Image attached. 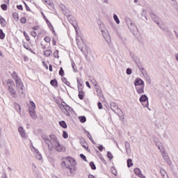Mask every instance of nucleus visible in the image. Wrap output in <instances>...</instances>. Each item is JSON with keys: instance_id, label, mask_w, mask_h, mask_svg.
Listing matches in <instances>:
<instances>
[{"instance_id": "aec40b11", "label": "nucleus", "mask_w": 178, "mask_h": 178, "mask_svg": "<svg viewBox=\"0 0 178 178\" xmlns=\"http://www.w3.org/2000/svg\"><path fill=\"white\" fill-rule=\"evenodd\" d=\"M8 91H9L11 97H13V98H16V90H15V88H13V87L9 88Z\"/></svg>"}, {"instance_id": "58836bf2", "label": "nucleus", "mask_w": 178, "mask_h": 178, "mask_svg": "<svg viewBox=\"0 0 178 178\" xmlns=\"http://www.w3.org/2000/svg\"><path fill=\"white\" fill-rule=\"evenodd\" d=\"M63 12L65 16H67V17L68 16H70V10L69 9H67V8H65V9H64V10H63Z\"/></svg>"}, {"instance_id": "3c124183", "label": "nucleus", "mask_w": 178, "mask_h": 178, "mask_svg": "<svg viewBox=\"0 0 178 178\" xmlns=\"http://www.w3.org/2000/svg\"><path fill=\"white\" fill-rule=\"evenodd\" d=\"M23 34L26 40V41H30V37L29 36V35L27 34V33H26L25 31H24Z\"/></svg>"}, {"instance_id": "9b49d317", "label": "nucleus", "mask_w": 178, "mask_h": 178, "mask_svg": "<svg viewBox=\"0 0 178 178\" xmlns=\"http://www.w3.org/2000/svg\"><path fill=\"white\" fill-rule=\"evenodd\" d=\"M49 137H50V141L51 143H50V145L54 146L58 144V143H59V140H58V137H56V135L51 134Z\"/></svg>"}, {"instance_id": "6e6d98bb", "label": "nucleus", "mask_w": 178, "mask_h": 178, "mask_svg": "<svg viewBox=\"0 0 178 178\" xmlns=\"http://www.w3.org/2000/svg\"><path fill=\"white\" fill-rule=\"evenodd\" d=\"M97 148H98L99 151H100V152H102V151H104V149H105V147H104V145H102L97 146Z\"/></svg>"}, {"instance_id": "5fc2aeb1", "label": "nucleus", "mask_w": 178, "mask_h": 178, "mask_svg": "<svg viewBox=\"0 0 178 178\" xmlns=\"http://www.w3.org/2000/svg\"><path fill=\"white\" fill-rule=\"evenodd\" d=\"M111 170V173H113L114 176H116V173H118V171H116V168H115V167H112Z\"/></svg>"}, {"instance_id": "f704fd0d", "label": "nucleus", "mask_w": 178, "mask_h": 178, "mask_svg": "<svg viewBox=\"0 0 178 178\" xmlns=\"http://www.w3.org/2000/svg\"><path fill=\"white\" fill-rule=\"evenodd\" d=\"M43 1H44V2H45V3L49 5V6H50V8H51V9H54V3H51V1H49L48 0H43Z\"/></svg>"}, {"instance_id": "4be33fe9", "label": "nucleus", "mask_w": 178, "mask_h": 178, "mask_svg": "<svg viewBox=\"0 0 178 178\" xmlns=\"http://www.w3.org/2000/svg\"><path fill=\"white\" fill-rule=\"evenodd\" d=\"M0 24L1 27H6V19L0 15Z\"/></svg>"}, {"instance_id": "0eeeda50", "label": "nucleus", "mask_w": 178, "mask_h": 178, "mask_svg": "<svg viewBox=\"0 0 178 178\" xmlns=\"http://www.w3.org/2000/svg\"><path fill=\"white\" fill-rule=\"evenodd\" d=\"M17 90L19 94H23V90L24 89V86L23 85V82L21 80H17L15 82Z\"/></svg>"}, {"instance_id": "49530a36", "label": "nucleus", "mask_w": 178, "mask_h": 178, "mask_svg": "<svg viewBox=\"0 0 178 178\" xmlns=\"http://www.w3.org/2000/svg\"><path fill=\"white\" fill-rule=\"evenodd\" d=\"M13 17L15 20H19V14L17 13H13Z\"/></svg>"}, {"instance_id": "c85d7f7f", "label": "nucleus", "mask_w": 178, "mask_h": 178, "mask_svg": "<svg viewBox=\"0 0 178 178\" xmlns=\"http://www.w3.org/2000/svg\"><path fill=\"white\" fill-rule=\"evenodd\" d=\"M44 56H51V55H52V51H51L50 49H47L46 51H44Z\"/></svg>"}, {"instance_id": "bf43d9fd", "label": "nucleus", "mask_w": 178, "mask_h": 178, "mask_svg": "<svg viewBox=\"0 0 178 178\" xmlns=\"http://www.w3.org/2000/svg\"><path fill=\"white\" fill-rule=\"evenodd\" d=\"M44 40L45 41V42L49 43V42H51V38L48 37V36H46L44 38Z\"/></svg>"}, {"instance_id": "5701e85b", "label": "nucleus", "mask_w": 178, "mask_h": 178, "mask_svg": "<svg viewBox=\"0 0 178 178\" xmlns=\"http://www.w3.org/2000/svg\"><path fill=\"white\" fill-rule=\"evenodd\" d=\"M50 84L52 87H54V88H58V80H56V79H51L50 81Z\"/></svg>"}, {"instance_id": "37998d69", "label": "nucleus", "mask_w": 178, "mask_h": 178, "mask_svg": "<svg viewBox=\"0 0 178 178\" xmlns=\"http://www.w3.org/2000/svg\"><path fill=\"white\" fill-rule=\"evenodd\" d=\"M59 76H61V77H63L65 76V71L63 70V67L60 68Z\"/></svg>"}, {"instance_id": "a211bd4d", "label": "nucleus", "mask_w": 178, "mask_h": 178, "mask_svg": "<svg viewBox=\"0 0 178 178\" xmlns=\"http://www.w3.org/2000/svg\"><path fill=\"white\" fill-rule=\"evenodd\" d=\"M65 159L71 164V165H77V163L76 162V159H73L72 157L67 156L65 158Z\"/></svg>"}, {"instance_id": "cd10ccee", "label": "nucleus", "mask_w": 178, "mask_h": 178, "mask_svg": "<svg viewBox=\"0 0 178 178\" xmlns=\"http://www.w3.org/2000/svg\"><path fill=\"white\" fill-rule=\"evenodd\" d=\"M59 125L63 127V129H67V124H66V122L65 121H60Z\"/></svg>"}, {"instance_id": "0e129e2a", "label": "nucleus", "mask_w": 178, "mask_h": 178, "mask_svg": "<svg viewBox=\"0 0 178 178\" xmlns=\"http://www.w3.org/2000/svg\"><path fill=\"white\" fill-rule=\"evenodd\" d=\"M125 148L126 149H129V148H130V143L129 142H125Z\"/></svg>"}, {"instance_id": "a19ab883", "label": "nucleus", "mask_w": 178, "mask_h": 178, "mask_svg": "<svg viewBox=\"0 0 178 178\" xmlns=\"http://www.w3.org/2000/svg\"><path fill=\"white\" fill-rule=\"evenodd\" d=\"M87 137L89 138V140H90L91 143L95 145L97 143H95V141H94V139H92V136H91V134H88V135H87Z\"/></svg>"}, {"instance_id": "6ab92c4d", "label": "nucleus", "mask_w": 178, "mask_h": 178, "mask_svg": "<svg viewBox=\"0 0 178 178\" xmlns=\"http://www.w3.org/2000/svg\"><path fill=\"white\" fill-rule=\"evenodd\" d=\"M134 172L135 175L138 176V177H141L142 176H143V172H141V170H140V168H134Z\"/></svg>"}, {"instance_id": "9d476101", "label": "nucleus", "mask_w": 178, "mask_h": 178, "mask_svg": "<svg viewBox=\"0 0 178 178\" xmlns=\"http://www.w3.org/2000/svg\"><path fill=\"white\" fill-rule=\"evenodd\" d=\"M129 55L131 58H132L134 62H135V63L137 65L138 67H141L142 65L140 62V58H138L136 54L131 53V51H129Z\"/></svg>"}, {"instance_id": "4468645a", "label": "nucleus", "mask_w": 178, "mask_h": 178, "mask_svg": "<svg viewBox=\"0 0 178 178\" xmlns=\"http://www.w3.org/2000/svg\"><path fill=\"white\" fill-rule=\"evenodd\" d=\"M35 108H29V115L31 117L32 119H35L37 118V114H35Z\"/></svg>"}, {"instance_id": "09e8293b", "label": "nucleus", "mask_w": 178, "mask_h": 178, "mask_svg": "<svg viewBox=\"0 0 178 178\" xmlns=\"http://www.w3.org/2000/svg\"><path fill=\"white\" fill-rule=\"evenodd\" d=\"M81 159H82V161H84L85 162H87V157H86V156L83 154H81L79 155Z\"/></svg>"}, {"instance_id": "dca6fc26", "label": "nucleus", "mask_w": 178, "mask_h": 178, "mask_svg": "<svg viewBox=\"0 0 178 178\" xmlns=\"http://www.w3.org/2000/svg\"><path fill=\"white\" fill-rule=\"evenodd\" d=\"M102 34H103V37L106 40L107 44H111V35H109V34L108 33H105L104 34V30H101Z\"/></svg>"}, {"instance_id": "4d7b16f0", "label": "nucleus", "mask_w": 178, "mask_h": 178, "mask_svg": "<svg viewBox=\"0 0 178 178\" xmlns=\"http://www.w3.org/2000/svg\"><path fill=\"white\" fill-rule=\"evenodd\" d=\"M86 93H79L78 97L79 99L83 100L84 99V95Z\"/></svg>"}, {"instance_id": "423d86ee", "label": "nucleus", "mask_w": 178, "mask_h": 178, "mask_svg": "<svg viewBox=\"0 0 178 178\" xmlns=\"http://www.w3.org/2000/svg\"><path fill=\"white\" fill-rule=\"evenodd\" d=\"M42 140H44L45 144H47V145L48 146V149L49 151H54V145H51L52 144V142H51L49 138H48L47 135H42Z\"/></svg>"}, {"instance_id": "f03ea898", "label": "nucleus", "mask_w": 178, "mask_h": 178, "mask_svg": "<svg viewBox=\"0 0 178 178\" xmlns=\"http://www.w3.org/2000/svg\"><path fill=\"white\" fill-rule=\"evenodd\" d=\"M125 22L127 24V26L130 29V31L132 33V34H134L136 31H138V29H137V26H136V24L133 23V20H131V19H130L129 17H126Z\"/></svg>"}, {"instance_id": "de8ad7c7", "label": "nucleus", "mask_w": 178, "mask_h": 178, "mask_svg": "<svg viewBox=\"0 0 178 178\" xmlns=\"http://www.w3.org/2000/svg\"><path fill=\"white\" fill-rule=\"evenodd\" d=\"M23 3L26 8V10H27V12H31V9H30V7H29L27 3L25 1H23Z\"/></svg>"}, {"instance_id": "603ef678", "label": "nucleus", "mask_w": 178, "mask_h": 178, "mask_svg": "<svg viewBox=\"0 0 178 178\" xmlns=\"http://www.w3.org/2000/svg\"><path fill=\"white\" fill-rule=\"evenodd\" d=\"M63 138H69V134H67V131H63Z\"/></svg>"}, {"instance_id": "052dcab7", "label": "nucleus", "mask_w": 178, "mask_h": 178, "mask_svg": "<svg viewBox=\"0 0 178 178\" xmlns=\"http://www.w3.org/2000/svg\"><path fill=\"white\" fill-rule=\"evenodd\" d=\"M30 105L32 107H29V108H33V109H35V103H34V102L30 101Z\"/></svg>"}, {"instance_id": "393cba45", "label": "nucleus", "mask_w": 178, "mask_h": 178, "mask_svg": "<svg viewBox=\"0 0 178 178\" xmlns=\"http://www.w3.org/2000/svg\"><path fill=\"white\" fill-rule=\"evenodd\" d=\"M13 79L15 81V83L17 81V80H22L20 78H19V75H17V73L16 72H13L11 74Z\"/></svg>"}, {"instance_id": "412c9836", "label": "nucleus", "mask_w": 178, "mask_h": 178, "mask_svg": "<svg viewBox=\"0 0 178 178\" xmlns=\"http://www.w3.org/2000/svg\"><path fill=\"white\" fill-rule=\"evenodd\" d=\"M7 86L8 88H12L15 87V82L12 79H8L7 80Z\"/></svg>"}, {"instance_id": "338daca9", "label": "nucleus", "mask_w": 178, "mask_h": 178, "mask_svg": "<svg viewBox=\"0 0 178 178\" xmlns=\"http://www.w3.org/2000/svg\"><path fill=\"white\" fill-rule=\"evenodd\" d=\"M17 9H18V10H23V6L22 5H17Z\"/></svg>"}, {"instance_id": "2eb2a0df", "label": "nucleus", "mask_w": 178, "mask_h": 178, "mask_svg": "<svg viewBox=\"0 0 178 178\" xmlns=\"http://www.w3.org/2000/svg\"><path fill=\"white\" fill-rule=\"evenodd\" d=\"M18 131L21 135V136L22 137V138H26V137H27L26 134V131H24V128H23V127H19L18 128Z\"/></svg>"}, {"instance_id": "4c0bfd02", "label": "nucleus", "mask_w": 178, "mask_h": 178, "mask_svg": "<svg viewBox=\"0 0 178 178\" xmlns=\"http://www.w3.org/2000/svg\"><path fill=\"white\" fill-rule=\"evenodd\" d=\"M62 81L64 82L66 86H68V87H70V82L67 81V79H66L65 77H63Z\"/></svg>"}, {"instance_id": "864d4df0", "label": "nucleus", "mask_w": 178, "mask_h": 178, "mask_svg": "<svg viewBox=\"0 0 178 178\" xmlns=\"http://www.w3.org/2000/svg\"><path fill=\"white\" fill-rule=\"evenodd\" d=\"M126 73L127 74H128V76H130V74L133 73V70L131 68L128 67L126 70Z\"/></svg>"}, {"instance_id": "69168bd1", "label": "nucleus", "mask_w": 178, "mask_h": 178, "mask_svg": "<svg viewBox=\"0 0 178 178\" xmlns=\"http://www.w3.org/2000/svg\"><path fill=\"white\" fill-rule=\"evenodd\" d=\"M66 165H67L66 161H62L60 163L61 168H65Z\"/></svg>"}, {"instance_id": "2f4dec72", "label": "nucleus", "mask_w": 178, "mask_h": 178, "mask_svg": "<svg viewBox=\"0 0 178 178\" xmlns=\"http://www.w3.org/2000/svg\"><path fill=\"white\" fill-rule=\"evenodd\" d=\"M113 19L117 24H120V20L116 14H113Z\"/></svg>"}, {"instance_id": "39448f33", "label": "nucleus", "mask_w": 178, "mask_h": 178, "mask_svg": "<svg viewBox=\"0 0 178 178\" xmlns=\"http://www.w3.org/2000/svg\"><path fill=\"white\" fill-rule=\"evenodd\" d=\"M140 102L142 104L143 108H148L149 103L148 102V97L146 95H142L139 98Z\"/></svg>"}, {"instance_id": "a878e982", "label": "nucleus", "mask_w": 178, "mask_h": 178, "mask_svg": "<svg viewBox=\"0 0 178 178\" xmlns=\"http://www.w3.org/2000/svg\"><path fill=\"white\" fill-rule=\"evenodd\" d=\"M23 47L25 48V49H27V51H30V52H33V50L30 48V44L29 43H24V41H23Z\"/></svg>"}, {"instance_id": "a18cd8bd", "label": "nucleus", "mask_w": 178, "mask_h": 178, "mask_svg": "<svg viewBox=\"0 0 178 178\" xmlns=\"http://www.w3.org/2000/svg\"><path fill=\"white\" fill-rule=\"evenodd\" d=\"M1 8L2 10H8V5H6V3H3L1 5Z\"/></svg>"}, {"instance_id": "774afa93", "label": "nucleus", "mask_w": 178, "mask_h": 178, "mask_svg": "<svg viewBox=\"0 0 178 178\" xmlns=\"http://www.w3.org/2000/svg\"><path fill=\"white\" fill-rule=\"evenodd\" d=\"M97 106L99 109H102V103H101V102H98Z\"/></svg>"}, {"instance_id": "c756f323", "label": "nucleus", "mask_w": 178, "mask_h": 178, "mask_svg": "<svg viewBox=\"0 0 178 178\" xmlns=\"http://www.w3.org/2000/svg\"><path fill=\"white\" fill-rule=\"evenodd\" d=\"M60 108H63V109H65V111H67V108L69 109H72V107H70L66 103L65 104H60Z\"/></svg>"}, {"instance_id": "c03bdc74", "label": "nucleus", "mask_w": 178, "mask_h": 178, "mask_svg": "<svg viewBox=\"0 0 178 178\" xmlns=\"http://www.w3.org/2000/svg\"><path fill=\"white\" fill-rule=\"evenodd\" d=\"M107 158H108L109 161L113 159V155L111 152H107Z\"/></svg>"}, {"instance_id": "e433bc0d", "label": "nucleus", "mask_w": 178, "mask_h": 178, "mask_svg": "<svg viewBox=\"0 0 178 178\" xmlns=\"http://www.w3.org/2000/svg\"><path fill=\"white\" fill-rule=\"evenodd\" d=\"M42 15L43 16V19H44L47 26H51V22H49V20L48 19V18H47V17L45 16V15H44V13L42 12Z\"/></svg>"}, {"instance_id": "8fccbe9b", "label": "nucleus", "mask_w": 178, "mask_h": 178, "mask_svg": "<svg viewBox=\"0 0 178 178\" xmlns=\"http://www.w3.org/2000/svg\"><path fill=\"white\" fill-rule=\"evenodd\" d=\"M20 22L22 24H26V22H27V19L26 17H23L20 19Z\"/></svg>"}, {"instance_id": "20e7f679", "label": "nucleus", "mask_w": 178, "mask_h": 178, "mask_svg": "<svg viewBox=\"0 0 178 178\" xmlns=\"http://www.w3.org/2000/svg\"><path fill=\"white\" fill-rule=\"evenodd\" d=\"M110 106L113 112H115V113H118V116L123 115V111H122L121 109L119 108V106H118V104H116V103L111 102Z\"/></svg>"}, {"instance_id": "7c9ffc66", "label": "nucleus", "mask_w": 178, "mask_h": 178, "mask_svg": "<svg viewBox=\"0 0 178 178\" xmlns=\"http://www.w3.org/2000/svg\"><path fill=\"white\" fill-rule=\"evenodd\" d=\"M76 81H77L78 90H80V88H83V83H81V81H80L79 79H76Z\"/></svg>"}, {"instance_id": "f257e3e1", "label": "nucleus", "mask_w": 178, "mask_h": 178, "mask_svg": "<svg viewBox=\"0 0 178 178\" xmlns=\"http://www.w3.org/2000/svg\"><path fill=\"white\" fill-rule=\"evenodd\" d=\"M134 86L138 94H144V81L141 78H136L135 79Z\"/></svg>"}, {"instance_id": "b1692460", "label": "nucleus", "mask_w": 178, "mask_h": 178, "mask_svg": "<svg viewBox=\"0 0 178 178\" xmlns=\"http://www.w3.org/2000/svg\"><path fill=\"white\" fill-rule=\"evenodd\" d=\"M96 152L97 154H98V156L99 158V159L103 162V163H106V161L105 160V159H104V156H102V154L99 153V151L96 149Z\"/></svg>"}, {"instance_id": "ddd939ff", "label": "nucleus", "mask_w": 178, "mask_h": 178, "mask_svg": "<svg viewBox=\"0 0 178 178\" xmlns=\"http://www.w3.org/2000/svg\"><path fill=\"white\" fill-rule=\"evenodd\" d=\"M160 152H161L162 156L164 158V159H168V155H166V151L165 150V147H163V145L160 146L159 149Z\"/></svg>"}, {"instance_id": "1a4fd4ad", "label": "nucleus", "mask_w": 178, "mask_h": 178, "mask_svg": "<svg viewBox=\"0 0 178 178\" xmlns=\"http://www.w3.org/2000/svg\"><path fill=\"white\" fill-rule=\"evenodd\" d=\"M149 15L151 16L153 22H154V23L156 24H157L159 27V26H161L162 24H161V19L159 18V17H158V15H156L155 13L151 12L149 13Z\"/></svg>"}, {"instance_id": "79ce46f5", "label": "nucleus", "mask_w": 178, "mask_h": 178, "mask_svg": "<svg viewBox=\"0 0 178 178\" xmlns=\"http://www.w3.org/2000/svg\"><path fill=\"white\" fill-rule=\"evenodd\" d=\"M154 143L156 144L157 148H159L161 146H162V143L159 142V140H154Z\"/></svg>"}, {"instance_id": "e2e57ef3", "label": "nucleus", "mask_w": 178, "mask_h": 178, "mask_svg": "<svg viewBox=\"0 0 178 178\" xmlns=\"http://www.w3.org/2000/svg\"><path fill=\"white\" fill-rule=\"evenodd\" d=\"M31 35L32 37H37V32H35V31H33L31 32Z\"/></svg>"}, {"instance_id": "c9c22d12", "label": "nucleus", "mask_w": 178, "mask_h": 178, "mask_svg": "<svg viewBox=\"0 0 178 178\" xmlns=\"http://www.w3.org/2000/svg\"><path fill=\"white\" fill-rule=\"evenodd\" d=\"M36 158L39 161H41L42 159V156L41 155V153H40V152H38V149H36Z\"/></svg>"}, {"instance_id": "bb28decb", "label": "nucleus", "mask_w": 178, "mask_h": 178, "mask_svg": "<svg viewBox=\"0 0 178 178\" xmlns=\"http://www.w3.org/2000/svg\"><path fill=\"white\" fill-rule=\"evenodd\" d=\"M78 119L81 123H86V122H87V118L84 115L79 116Z\"/></svg>"}, {"instance_id": "680f3d73", "label": "nucleus", "mask_w": 178, "mask_h": 178, "mask_svg": "<svg viewBox=\"0 0 178 178\" xmlns=\"http://www.w3.org/2000/svg\"><path fill=\"white\" fill-rule=\"evenodd\" d=\"M59 8H60L61 10L63 11V10H65V9H66V6L61 3V4H60Z\"/></svg>"}, {"instance_id": "72a5a7b5", "label": "nucleus", "mask_w": 178, "mask_h": 178, "mask_svg": "<svg viewBox=\"0 0 178 178\" xmlns=\"http://www.w3.org/2000/svg\"><path fill=\"white\" fill-rule=\"evenodd\" d=\"M128 168H131L133 166V160L131 159H128L127 161Z\"/></svg>"}, {"instance_id": "f3484780", "label": "nucleus", "mask_w": 178, "mask_h": 178, "mask_svg": "<svg viewBox=\"0 0 178 178\" xmlns=\"http://www.w3.org/2000/svg\"><path fill=\"white\" fill-rule=\"evenodd\" d=\"M80 144L82 145L83 148L86 149V151H88V146H86L87 142H86V139H84V138H81Z\"/></svg>"}, {"instance_id": "f8f14e48", "label": "nucleus", "mask_w": 178, "mask_h": 178, "mask_svg": "<svg viewBox=\"0 0 178 178\" xmlns=\"http://www.w3.org/2000/svg\"><path fill=\"white\" fill-rule=\"evenodd\" d=\"M161 30H163V31L165 32V33L166 34V35H169V37H170V35H172V32L170 31V30L169 29V28H165L163 27V24H161V25H159V26Z\"/></svg>"}, {"instance_id": "13d9d810", "label": "nucleus", "mask_w": 178, "mask_h": 178, "mask_svg": "<svg viewBox=\"0 0 178 178\" xmlns=\"http://www.w3.org/2000/svg\"><path fill=\"white\" fill-rule=\"evenodd\" d=\"M54 58H59V51L58 50H56L54 53Z\"/></svg>"}, {"instance_id": "473e14b6", "label": "nucleus", "mask_w": 178, "mask_h": 178, "mask_svg": "<svg viewBox=\"0 0 178 178\" xmlns=\"http://www.w3.org/2000/svg\"><path fill=\"white\" fill-rule=\"evenodd\" d=\"M89 166L91 168L92 170H95L97 169V166L95 165V163H94V161L90 162Z\"/></svg>"}, {"instance_id": "ea45409f", "label": "nucleus", "mask_w": 178, "mask_h": 178, "mask_svg": "<svg viewBox=\"0 0 178 178\" xmlns=\"http://www.w3.org/2000/svg\"><path fill=\"white\" fill-rule=\"evenodd\" d=\"M5 39V33H3V30L0 29V40H4Z\"/></svg>"}, {"instance_id": "6e6552de", "label": "nucleus", "mask_w": 178, "mask_h": 178, "mask_svg": "<svg viewBox=\"0 0 178 178\" xmlns=\"http://www.w3.org/2000/svg\"><path fill=\"white\" fill-rule=\"evenodd\" d=\"M54 148L57 152H65L66 151V147L63 145H61L60 142L54 145Z\"/></svg>"}, {"instance_id": "7ed1b4c3", "label": "nucleus", "mask_w": 178, "mask_h": 178, "mask_svg": "<svg viewBox=\"0 0 178 178\" xmlns=\"http://www.w3.org/2000/svg\"><path fill=\"white\" fill-rule=\"evenodd\" d=\"M67 19L68 20V22L72 24V26H73V27L75 29V31H76V35H78L79 34V25H77V22L74 20V17L72 15H68L67 17Z\"/></svg>"}]
</instances>
